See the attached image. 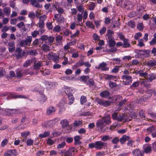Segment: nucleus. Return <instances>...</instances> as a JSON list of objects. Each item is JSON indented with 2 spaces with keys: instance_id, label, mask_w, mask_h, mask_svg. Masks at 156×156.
<instances>
[{
  "instance_id": "f257e3e1",
  "label": "nucleus",
  "mask_w": 156,
  "mask_h": 156,
  "mask_svg": "<svg viewBox=\"0 0 156 156\" xmlns=\"http://www.w3.org/2000/svg\"><path fill=\"white\" fill-rule=\"evenodd\" d=\"M54 40V37L49 36H48L47 35H44L41 36L39 40L42 41V43H44L45 44H47L48 45H50L52 44Z\"/></svg>"
},
{
  "instance_id": "f03ea898",
  "label": "nucleus",
  "mask_w": 156,
  "mask_h": 156,
  "mask_svg": "<svg viewBox=\"0 0 156 156\" xmlns=\"http://www.w3.org/2000/svg\"><path fill=\"white\" fill-rule=\"evenodd\" d=\"M111 122L110 118L109 116H108L103 118L102 120H99L97 123V125L102 129L105 126V123L106 125L109 124Z\"/></svg>"
},
{
  "instance_id": "7ed1b4c3",
  "label": "nucleus",
  "mask_w": 156,
  "mask_h": 156,
  "mask_svg": "<svg viewBox=\"0 0 156 156\" xmlns=\"http://www.w3.org/2000/svg\"><path fill=\"white\" fill-rule=\"evenodd\" d=\"M135 53H137L138 56L135 55L136 57H137L142 56H143L145 57H148L150 56L151 51L149 50H142L136 49L134 51Z\"/></svg>"
},
{
  "instance_id": "20e7f679",
  "label": "nucleus",
  "mask_w": 156,
  "mask_h": 156,
  "mask_svg": "<svg viewBox=\"0 0 156 156\" xmlns=\"http://www.w3.org/2000/svg\"><path fill=\"white\" fill-rule=\"evenodd\" d=\"M105 143L101 141H98L94 143H90L89 144V147L90 148H94L97 149L101 150L104 147Z\"/></svg>"
},
{
  "instance_id": "39448f33",
  "label": "nucleus",
  "mask_w": 156,
  "mask_h": 156,
  "mask_svg": "<svg viewBox=\"0 0 156 156\" xmlns=\"http://www.w3.org/2000/svg\"><path fill=\"white\" fill-rule=\"evenodd\" d=\"M123 80V82L125 85H128L131 83L132 78L131 76L128 75H123L122 76Z\"/></svg>"
},
{
  "instance_id": "423d86ee",
  "label": "nucleus",
  "mask_w": 156,
  "mask_h": 156,
  "mask_svg": "<svg viewBox=\"0 0 156 156\" xmlns=\"http://www.w3.org/2000/svg\"><path fill=\"white\" fill-rule=\"evenodd\" d=\"M96 101L100 105L105 107L108 106L111 104V102L108 101L102 100L98 98L96 99Z\"/></svg>"
},
{
  "instance_id": "0eeeda50",
  "label": "nucleus",
  "mask_w": 156,
  "mask_h": 156,
  "mask_svg": "<svg viewBox=\"0 0 156 156\" xmlns=\"http://www.w3.org/2000/svg\"><path fill=\"white\" fill-rule=\"evenodd\" d=\"M53 20H56L58 24L62 23L65 21V19L63 16L59 14H55Z\"/></svg>"
},
{
  "instance_id": "6e6552de",
  "label": "nucleus",
  "mask_w": 156,
  "mask_h": 156,
  "mask_svg": "<svg viewBox=\"0 0 156 156\" xmlns=\"http://www.w3.org/2000/svg\"><path fill=\"white\" fill-rule=\"evenodd\" d=\"M18 111V110L15 109H4L3 108V112L2 115H9L11 114L16 113Z\"/></svg>"
},
{
  "instance_id": "1a4fd4ad",
  "label": "nucleus",
  "mask_w": 156,
  "mask_h": 156,
  "mask_svg": "<svg viewBox=\"0 0 156 156\" xmlns=\"http://www.w3.org/2000/svg\"><path fill=\"white\" fill-rule=\"evenodd\" d=\"M66 104L65 100H62L60 101L58 104L59 111V113L64 112L66 109L65 105Z\"/></svg>"
},
{
  "instance_id": "9d476101",
  "label": "nucleus",
  "mask_w": 156,
  "mask_h": 156,
  "mask_svg": "<svg viewBox=\"0 0 156 156\" xmlns=\"http://www.w3.org/2000/svg\"><path fill=\"white\" fill-rule=\"evenodd\" d=\"M25 52L24 51H22V50L20 48H16V56L17 59H19L23 56Z\"/></svg>"
},
{
  "instance_id": "9b49d317",
  "label": "nucleus",
  "mask_w": 156,
  "mask_h": 156,
  "mask_svg": "<svg viewBox=\"0 0 156 156\" xmlns=\"http://www.w3.org/2000/svg\"><path fill=\"white\" fill-rule=\"evenodd\" d=\"M75 20H76L77 21V22L76 23V25L82 26L83 25V23L81 22L82 19V14H78L75 17Z\"/></svg>"
},
{
  "instance_id": "f8f14e48",
  "label": "nucleus",
  "mask_w": 156,
  "mask_h": 156,
  "mask_svg": "<svg viewBox=\"0 0 156 156\" xmlns=\"http://www.w3.org/2000/svg\"><path fill=\"white\" fill-rule=\"evenodd\" d=\"M75 149L74 148L72 147L69 148L64 153V156H73L74 154Z\"/></svg>"
},
{
  "instance_id": "ddd939ff",
  "label": "nucleus",
  "mask_w": 156,
  "mask_h": 156,
  "mask_svg": "<svg viewBox=\"0 0 156 156\" xmlns=\"http://www.w3.org/2000/svg\"><path fill=\"white\" fill-rule=\"evenodd\" d=\"M107 64L104 62H103L99 64L98 67H96L98 69H101L103 71H107L109 70V68L107 67Z\"/></svg>"
},
{
  "instance_id": "4468645a",
  "label": "nucleus",
  "mask_w": 156,
  "mask_h": 156,
  "mask_svg": "<svg viewBox=\"0 0 156 156\" xmlns=\"http://www.w3.org/2000/svg\"><path fill=\"white\" fill-rule=\"evenodd\" d=\"M9 50L11 52H13L15 50V43L13 41H10L8 44Z\"/></svg>"
},
{
  "instance_id": "2eb2a0df",
  "label": "nucleus",
  "mask_w": 156,
  "mask_h": 156,
  "mask_svg": "<svg viewBox=\"0 0 156 156\" xmlns=\"http://www.w3.org/2000/svg\"><path fill=\"white\" fill-rule=\"evenodd\" d=\"M56 110L55 107L52 106H50L47 108V114L48 115H52L54 113Z\"/></svg>"
},
{
  "instance_id": "dca6fc26",
  "label": "nucleus",
  "mask_w": 156,
  "mask_h": 156,
  "mask_svg": "<svg viewBox=\"0 0 156 156\" xmlns=\"http://www.w3.org/2000/svg\"><path fill=\"white\" fill-rule=\"evenodd\" d=\"M9 98H24L26 97L20 95H17L15 93H9L8 95Z\"/></svg>"
},
{
  "instance_id": "f3484780",
  "label": "nucleus",
  "mask_w": 156,
  "mask_h": 156,
  "mask_svg": "<svg viewBox=\"0 0 156 156\" xmlns=\"http://www.w3.org/2000/svg\"><path fill=\"white\" fill-rule=\"evenodd\" d=\"M37 0H30V3L33 6L40 8L42 7V5L39 4Z\"/></svg>"
},
{
  "instance_id": "a211bd4d",
  "label": "nucleus",
  "mask_w": 156,
  "mask_h": 156,
  "mask_svg": "<svg viewBox=\"0 0 156 156\" xmlns=\"http://www.w3.org/2000/svg\"><path fill=\"white\" fill-rule=\"evenodd\" d=\"M16 151L15 150H10L4 154V156H16Z\"/></svg>"
},
{
  "instance_id": "6ab92c4d",
  "label": "nucleus",
  "mask_w": 156,
  "mask_h": 156,
  "mask_svg": "<svg viewBox=\"0 0 156 156\" xmlns=\"http://www.w3.org/2000/svg\"><path fill=\"white\" fill-rule=\"evenodd\" d=\"M114 34V32L113 31L110 30H108L107 31V34H106L107 37V39L108 40L114 39V37L113 36Z\"/></svg>"
},
{
  "instance_id": "aec40b11",
  "label": "nucleus",
  "mask_w": 156,
  "mask_h": 156,
  "mask_svg": "<svg viewBox=\"0 0 156 156\" xmlns=\"http://www.w3.org/2000/svg\"><path fill=\"white\" fill-rule=\"evenodd\" d=\"M46 97L44 95L41 94H40L38 97V100L41 103H43L45 102L46 100Z\"/></svg>"
},
{
  "instance_id": "412c9836",
  "label": "nucleus",
  "mask_w": 156,
  "mask_h": 156,
  "mask_svg": "<svg viewBox=\"0 0 156 156\" xmlns=\"http://www.w3.org/2000/svg\"><path fill=\"white\" fill-rule=\"evenodd\" d=\"M70 53L72 54V57L73 58H76L78 57V51L74 49H71Z\"/></svg>"
},
{
  "instance_id": "4be33fe9",
  "label": "nucleus",
  "mask_w": 156,
  "mask_h": 156,
  "mask_svg": "<svg viewBox=\"0 0 156 156\" xmlns=\"http://www.w3.org/2000/svg\"><path fill=\"white\" fill-rule=\"evenodd\" d=\"M36 61L35 58H33L31 60H27L26 62L24 64L23 66L24 67H27L29 66L31 63L35 62Z\"/></svg>"
},
{
  "instance_id": "5701e85b",
  "label": "nucleus",
  "mask_w": 156,
  "mask_h": 156,
  "mask_svg": "<svg viewBox=\"0 0 156 156\" xmlns=\"http://www.w3.org/2000/svg\"><path fill=\"white\" fill-rule=\"evenodd\" d=\"M68 97L69 101L68 104L69 105H71L73 103L74 98L72 93L69 94L68 95Z\"/></svg>"
},
{
  "instance_id": "b1692460",
  "label": "nucleus",
  "mask_w": 156,
  "mask_h": 156,
  "mask_svg": "<svg viewBox=\"0 0 156 156\" xmlns=\"http://www.w3.org/2000/svg\"><path fill=\"white\" fill-rule=\"evenodd\" d=\"M64 88L66 93L68 95L69 94L72 93L71 92H73L75 91L74 89L71 88L70 87L66 86H65Z\"/></svg>"
},
{
  "instance_id": "393cba45",
  "label": "nucleus",
  "mask_w": 156,
  "mask_h": 156,
  "mask_svg": "<svg viewBox=\"0 0 156 156\" xmlns=\"http://www.w3.org/2000/svg\"><path fill=\"white\" fill-rule=\"evenodd\" d=\"M84 62L81 61H80L76 63L72 67V69H75L76 68L80 67L84 65Z\"/></svg>"
},
{
  "instance_id": "a878e982",
  "label": "nucleus",
  "mask_w": 156,
  "mask_h": 156,
  "mask_svg": "<svg viewBox=\"0 0 156 156\" xmlns=\"http://www.w3.org/2000/svg\"><path fill=\"white\" fill-rule=\"evenodd\" d=\"M147 65L149 67H152L156 66V60H150L147 63Z\"/></svg>"
},
{
  "instance_id": "bb28decb",
  "label": "nucleus",
  "mask_w": 156,
  "mask_h": 156,
  "mask_svg": "<svg viewBox=\"0 0 156 156\" xmlns=\"http://www.w3.org/2000/svg\"><path fill=\"white\" fill-rule=\"evenodd\" d=\"M126 101V99H124L123 100H121L119 102L118 104V108L115 110L116 111H119L121 109V107L125 104V103Z\"/></svg>"
},
{
  "instance_id": "cd10ccee",
  "label": "nucleus",
  "mask_w": 156,
  "mask_h": 156,
  "mask_svg": "<svg viewBox=\"0 0 156 156\" xmlns=\"http://www.w3.org/2000/svg\"><path fill=\"white\" fill-rule=\"evenodd\" d=\"M134 156H143V152L139 150H136L133 152Z\"/></svg>"
},
{
  "instance_id": "c85d7f7f",
  "label": "nucleus",
  "mask_w": 156,
  "mask_h": 156,
  "mask_svg": "<svg viewBox=\"0 0 156 156\" xmlns=\"http://www.w3.org/2000/svg\"><path fill=\"white\" fill-rule=\"evenodd\" d=\"M36 59L35 62H34V68L35 70H38L40 68L41 66L42 65V63L41 62H38L36 63Z\"/></svg>"
},
{
  "instance_id": "c756f323",
  "label": "nucleus",
  "mask_w": 156,
  "mask_h": 156,
  "mask_svg": "<svg viewBox=\"0 0 156 156\" xmlns=\"http://www.w3.org/2000/svg\"><path fill=\"white\" fill-rule=\"evenodd\" d=\"M3 12L4 15L8 16L10 14L11 11L9 7H6L3 9Z\"/></svg>"
},
{
  "instance_id": "7c9ffc66",
  "label": "nucleus",
  "mask_w": 156,
  "mask_h": 156,
  "mask_svg": "<svg viewBox=\"0 0 156 156\" xmlns=\"http://www.w3.org/2000/svg\"><path fill=\"white\" fill-rule=\"evenodd\" d=\"M123 47L124 48H129L130 46V45L129 43V40L127 39H126L123 40Z\"/></svg>"
},
{
  "instance_id": "2f4dec72",
  "label": "nucleus",
  "mask_w": 156,
  "mask_h": 156,
  "mask_svg": "<svg viewBox=\"0 0 156 156\" xmlns=\"http://www.w3.org/2000/svg\"><path fill=\"white\" fill-rule=\"evenodd\" d=\"M47 44H44L42 45V48L43 51L47 52L49 50L50 47Z\"/></svg>"
},
{
  "instance_id": "473e14b6",
  "label": "nucleus",
  "mask_w": 156,
  "mask_h": 156,
  "mask_svg": "<svg viewBox=\"0 0 156 156\" xmlns=\"http://www.w3.org/2000/svg\"><path fill=\"white\" fill-rule=\"evenodd\" d=\"M60 123L63 127H65L69 125V122L66 119H64L61 120Z\"/></svg>"
},
{
  "instance_id": "72a5a7b5",
  "label": "nucleus",
  "mask_w": 156,
  "mask_h": 156,
  "mask_svg": "<svg viewBox=\"0 0 156 156\" xmlns=\"http://www.w3.org/2000/svg\"><path fill=\"white\" fill-rule=\"evenodd\" d=\"M108 42L109 47H113L115 44V42L114 40V39L108 40Z\"/></svg>"
},
{
  "instance_id": "f704fd0d",
  "label": "nucleus",
  "mask_w": 156,
  "mask_h": 156,
  "mask_svg": "<svg viewBox=\"0 0 156 156\" xmlns=\"http://www.w3.org/2000/svg\"><path fill=\"white\" fill-rule=\"evenodd\" d=\"M129 137L126 135H124L123 136L120 138V141L122 144L125 143L126 141L129 139Z\"/></svg>"
},
{
  "instance_id": "c9c22d12",
  "label": "nucleus",
  "mask_w": 156,
  "mask_h": 156,
  "mask_svg": "<svg viewBox=\"0 0 156 156\" xmlns=\"http://www.w3.org/2000/svg\"><path fill=\"white\" fill-rule=\"evenodd\" d=\"M89 78V77L88 76H83L80 77V80L83 82L85 83L87 81Z\"/></svg>"
},
{
  "instance_id": "e433bc0d",
  "label": "nucleus",
  "mask_w": 156,
  "mask_h": 156,
  "mask_svg": "<svg viewBox=\"0 0 156 156\" xmlns=\"http://www.w3.org/2000/svg\"><path fill=\"white\" fill-rule=\"evenodd\" d=\"M110 93L108 91H104L101 92L100 94L102 97H106L109 95Z\"/></svg>"
},
{
  "instance_id": "4c0bfd02",
  "label": "nucleus",
  "mask_w": 156,
  "mask_h": 156,
  "mask_svg": "<svg viewBox=\"0 0 156 156\" xmlns=\"http://www.w3.org/2000/svg\"><path fill=\"white\" fill-rule=\"evenodd\" d=\"M50 135V132L49 131H45L43 134H41L39 135V137L41 138H45L48 136Z\"/></svg>"
},
{
  "instance_id": "58836bf2",
  "label": "nucleus",
  "mask_w": 156,
  "mask_h": 156,
  "mask_svg": "<svg viewBox=\"0 0 156 156\" xmlns=\"http://www.w3.org/2000/svg\"><path fill=\"white\" fill-rule=\"evenodd\" d=\"M76 4L77 5H76V7L77 9L80 12H83L84 8L83 7V5L80 4H78L77 3V4Z\"/></svg>"
},
{
  "instance_id": "ea45409f",
  "label": "nucleus",
  "mask_w": 156,
  "mask_h": 156,
  "mask_svg": "<svg viewBox=\"0 0 156 156\" xmlns=\"http://www.w3.org/2000/svg\"><path fill=\"white\" fill-rule=\"evenodd\" d=\"M80 137L79 136H76L75 137L74 140L76 144H80L81 142L80 141Z\"/></svg>"
},
{
  "instance_id": "a19ab883",
  "label": "nucleus",
  "mask_w": 156,
  "mask_h": 156,
  "mask_svg": "<svg viewBox=\"0 0 156 156\" xmlns=\"http://www.w3.org/2000/svg\"><path fill=\"white\" fill-rule=\"evenodd\" d=\"M155 130V128L154 126H152L148 128L147 129V131L148 134L152 133Z\"/></svg>"
},
{
  "instance_id": "79ce46f5",
  "label": "nucleus",
  "mask_w": 156,
  "mask_h": 156,
  "mask_svg": "<svg viewBox=\"0 0 156 156\" xmlns=\"http://www.w3.org/2000/svg\"><path fill=\"white\" fill-rule=\"evenodd\" d=\"M105 79L108 80H114L115 78V76L112 75L107 74L106 75Z\"/></svg>"
},
{
  "instance_id": "37998d69",
  "label": "nucleus",
  "mask_w": 156,
  "mask_h": 156,
  "mask_svg": "<svg viewBox=\"0 0 156 156\" xmlns=\"http://www.w3.org/2000/svg\"><path fill=\"white\" fill-rule=\"evenodd\" d=\"M86 26L87 27L93 28L94 26L92 22L89 21H87L86 23Z\"/></svg>"
},
{
  "instance_id": "c03bdc74",
  "label": "nucleus",
  "mask_w": 156,
  "mask_h": 156,
  "mask_svg": "<svg viewBox=\"0 0 156 156\" xmlns=\"http://www.w3.org/2000/svg\"><path fill=\"white\" fill-rule=\"evenodd\" d=\"M154 79H155V77L153 75L148 74L146 78L147 81L148 82L152 81Z\"/></svg>"
},
{
  "instance_id": "a18cd8bd",
  "label": "nucleus",
  "mask_w": 156,
  "mask_h": 156,
  "mask_svg": "<svg viewBox=\"0 0 156 156\" xmlns=\"http://www.w3.org/2000/svg\"><path fill=\"white\" fill-rule=\"evenodd\" d=\"M130 2L129 0H123L122 7H125Z\"/></svg>"
},
{
  "instance_id": "49530a36",
  "label": "nucleus",
  "mask_w": 156,
  "mask_h": 156,
  "mask_svg": "<svg viewBox=\"0 0 156 156\" xmlns=\"http://www.w3.org/2000/svg\"><path fill=\"white\" fill-rule=\"evenodd\" d=\"M28 53L29 54L32 55H35L38 54L36 51L35 50H30L28 52Z\"/></svg>"
},
{
  "instance_id": "de8ad7c7",
  "label": "nucleus",
  "mask_w": 156,
  "mask_h": 156,
  "mask_svg": "<svg viewBox=\"0 0 156 156\" xmlns=\"http://www.w3.org/2000/svg\"><path fill=\"white\" fill-rule=\"evenodd\" d=\"M62 37L60 35H58L56 37V42L59 44H62Z\"/></svg>"
},
{
  "instance_id": "09e8293b",
  "label": "nucleus",
  "mask_w": 156,
  "mask_h": 156,
  "mask_svg": "<svg viewBox=\"0 0 156 156\" xmlns=\"http://www.w3.org/2000/svg\"><path fill=\"white\" fill-rule=\"evenodd\" d=\"M41 71L42 72V73L44 76L48 75L51 73L50 70L48 69H45L43 71Z\"/></svg>"
},
{
  "instance_id": "8fccbe9b",
  "label": "nucleus",
  "mask_w": 156,
  "mask_h": 156,
  "mask_svg": "<svg viewBox=\"0 0 156 156\" xmlns=\"http://www.w3.org/2000/svg\"><path fill=\"white\" fill-rule=\"evenodd\" d=\"M120 24L118 20L116 21L115 23V24H113L112 28H114L117 27L118 28L119 27Z\"/></svg>"
},
{
  "instance_id": "3c124183",
  "label": "nucleus",
  "mask_w": 156,
  "mask_h": 156,
  "mask_svg": "<svg viewBox=\"0 0 156 156\" xmlns=\"http://www.w3.org/2000/svg\"><path fill=\"white\" fill-rule=\"evenodd\" d=\"M143 39H140L138 40V43L137 44V46L140 47H142L145 46V44L143 42Z\"/></svg>"
},
{
  "instance_id": "603ef678",
  "label": "nucleus",
  "mask_w": 156,
  "mask_h": 156,
  "mask_svg": "<svg viewBox=\"0 0 156 156\" xmlns=\"http://www.w3.org/2000/svg\"><path fill=\"white\" fill-rule=\"evenodd\" d=\"M87 101L86 98L85 96H82L80 98V103L83 105L84 103H85Z\"/></svg>"
},
{
  "instance_id": "864d4df0",
  "label": "nucleus",
  "mask_w": 156,
  "mask_h": 156,
  "mask_svg": "<svg viewBox=\"0 0 156 156\" xmlns=\"http://www.w3.org/2000/svg\"><path fill=\"white\" fill-rule=\"evenodd\" d=\"M16 77L20 78L23 75L20 69H18L16 71Z\"/></svg>"
},
{
  "instance_id": "5fc2aeb1",
  "label": "nucleus",
  "mask_w": 156,
  "mask_h": 156,
  "mask_svg": "<svg viewBox=\"0 0 156 156\" xmlns=\"http://www.w3.org/2000/svg\"><path fill=\"white\" fill-rule=\"evenodd\" d=\"M32 39V37L30 36H27L26 39L25 41L28 44H30L31 43Z\"/></svg>"
},
{
  "instance_id": "6e6d98bb",
  "label": "nucleus",
  "mask_w": 156,
  "mask_h": 156,
  "mask_svg": "<svg viewBox=\"0 0 156 156\" xmlns=\"http://www.w3.org/2000/svg\"><path fill=\"white\" fill-rule=\"evenodd\" d=\"M39 34V31L37 30H34L31 33L32 36L34 38L36 37Z\"/></svg>"
},
{
  "instance_id": "4d7b16f0",
  "label": "nucleus",
  "mask_w": 156,
  "mask_h": 156,
  "mask_svg": "<svg viewBox=\"0 0 156 156\" xmlns=\"http://www.w3.org/2000/svg\"><path fill=\"white\" fill-rule=\"evenodd\" d=\"M111 138H110L108 135H105L103 136L101 139V140L103 141H106L108 140H110Z\"/></svg>"
},
{
  "instance_id": "13d9d810",
  "label": "nucleus",
  "mask_w": 156,
  "mask_h": 156,
  "mask_svg": "<svg viewBox=\"0 0 156 156\" xmlns=\"http://www.w3.org/2000/svg\"><path fill=\"white\" fill-rule=\"evenodd\" d=\"M144 27V25L142 23L138 24L137 25V28L140 30H143Z\"/></svg>"
},
{
  "instance_id": "bf43d9fd",
  "label": "nucleus",
  "mask_w": 156,
  "mask_h": 156,
  "mask_svg": "<svg viewBox=\"0 0 156 156\" xmlns=\"http://www.w3.org/2000/svg\"><path fill=\"white\" fill-rule=\"evenodd\" d=\"M30 133L29 131H24L21 133V135L23 137H26L29 135Z\"/></svg>"
},
{
  "instance_id": "052dcab7",
  "label": "nucleus",
  "mask_w": 156,
  "mask_h": 156,
  "mask_svg": "<svg viewBox=\"0 0 156 156\" xmlns=\"http://www.w3.org/2000/svg\"><path fill=\"white\" fill-rule=\"evenodd\" d=\"M95 6V5L94 3H91L89 5V9L90 10H93Z\"/></svg>"
},
{
  "instance_id": "680f3d73",
  "label": "nucleus",
  "mask_w": 156,
  "mask_h": 156,
  "mask_svg": "<svg viewBox=\"0 0 156 156\" xmlns=\"http://www.w3.org/2000/svg\"><path fill=\"white\" fill-rule=\"evenodd\" d=\"M122 99V98L121 96L117 95L115 96V101L117 103L119 102Z\"/></svg>"
},
{
  "instance_id": "e2e57ef3",
  "label": "nucleus",
  "mask_w": 156,
  "mask_h": 156,
  "mask_svg": "<svg viewBox=\"0 0 156 156\" xmlns=\"http://www.w3.org/2000/svg\"><path fill=\"white\" fill-rule=\"evenodd\" d=\"M131 58V57L130 56H125L122 58V59L125 61H128L130 60Z\"/></svg>"
},
{
  "instance_id": "0e129e2a",
  "label": "nucleus",
  "mask_w": 156,
  "mask_h": 156,
  "mask_svg": "<svg viewBox=\"0 0 156 156\" xmlns=\"http://www.w3.org/2000/svg\"><path fill=\"white\" fill-rule=\"evenodd\" d=\"M47 16L45 15H44L43 16L39 17V21L43 22H44V21L45 20Z\"/></svg>"
},
{
  "instance_id": "69168bd1",
  "label": "nucleus",
  "mask_w": 156,
  "mask_h": 156,
  "mask_svg": "<svg viewBox=\"0 0 156 156\" xmlns=\"http://www.w3.org/2000/svg\"><path fill=\"white\" fill-rule=\"evenodd\" d=\"M142 35V34L140 32L136 33L134 36V39L135 40H138L139 38L141 37Z\"/></svg>"
},
{
  "instance_id": "338daca9",
  "label": "nucleus",
  "mask_w": 156,
  "mask_h": 156,
  "mask_svg": "<svg viewBox=\"0 0 156 156\" xmlns=\"http://www.w3.org/2000/svg\"><path fill=\"white\" fill-rule=\"evenodd\" d=\"M8 141L5 138V139L1 143V146L2 147H5L8 143Z\"/></svg>"
},
{
  "instance_id": "774afa93",
  "label": "nucleus",
  "mask_w": 156,
  "mask_h": 156,
  "mask_svg": "<svg viewBox=\"0 0 156 156\" xmlns=\"http://www.w3.org/2000/svg\"><path fill=\"white\" fill-rule=\"evenodd\" d=\"M128 25L132 28H134L135 27V22L133 20L129 21L128 23Z\"/></svg>"
}]
</instances>
